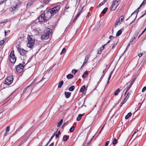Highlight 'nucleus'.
Segmentation results:
<instances>
[{
  "label": "nucleus",
  "mask_w": 146,
  "mask_h": 146,
  "mask_svg": "<svg viewBox=\"0 0 146 146\" xmlns=\"http://www.w3.org/2000/svg\"><path fill=\"white\" fill-rule=\"evenodd\" d=\"M27 40H28V42L27 44V46L29 48H31L34 46L35 44V40L30 35L28 36Z\"/></svg>",
  "instance_id": "3"
},
{
  "label": "nucleus",
  "mask_w": 146,
  "mask_h": 146,
  "mask_svg": "<svg viewBox=\"0 0 146 146\" xmlns=\"http://www.w3.org/2000/svg\"><path fill=\"white\" fill-rule=\"evenodd\" d=\"M146 14V12L144 13V14H143L142 16H141L140 18H141L143 17Z\"/></svg>",
  "instance_id": "57"
},
{
  "label": "nucleus",
  "mask_w": 146,
  "mask_h": 146,
  "mask_svg": "<svg viewBox=\"0 0 146 146\" xmlns=\"http://www.w3.org/2000/svg\"><path fill=\"white\" fill-rule=\"evenodd\" d=\"M142 54H143L142 53H140V54H139L138 56H139V57H141L142 55Z\"/></svg>",
  "instance_id": "56"
},
{
  "label": "nucleus",
  "mask_w": 146,
  "mask_h": 146,
  "mask_svg": "<svg viewBox=\"0 0 146 146\" xmlns=\"http://www.w3.org/2000/svg\"><path fill=\"white\" fill-rule=\"evenodd\" d=\"M74 126H72L70 129L69 131L70 132H72L74 131Z\"/></svg>",
  "instance_id": "33"
},
{
  "label": "nucleus",
  "mask_w": 146,
  "mask_h": 146,
  "mask_svg": "<svg viewBox=\"0 0 146 146\" xmlns=\"http://www.w3.org/2000/svg\"><path fill=\"white\" fill-rule=\"evenodd\" d=\"M63 123V119H61L60 121L58 123L57 126L58 127H60Z\"/></svg>",
  "instance_id": "20"
},
{
  "label": "nucleus",
  "mask_w": 146,
  "mask_h": 146,
  "mask_svg": "<svg viewBox=\"0 0 146 146\" xmlns=\"http://www.w3.org/2000/svg\"><path fill=\"white\" fill-rule=\"evenodd\" d=\"M45 15L46 14H42L38 17V20L39 22L44 21L50 18V15L48 16V15L47 14L46 16H45Z\"/></svg>",
  "instance_id": "4"
},
{
  "label": "nucleus",
  "mask_w": 146,
  "mask_h": 146,
  "mask_svg": "<svg viewBox=\"0 0 146 146\" xmlns=\"http://www.w3.org/2000/svg\"><path fill=\"white\" fill-rule=\"evenodd\" d=\"M113 71H111V73H110V75L109 76V78H108V82H107V83H109V80H110V78H111V75L112 74H113Z\"/></svg>",
  "instance_id": "29"
},
{
  "label": "nucleus",
  "mask_w": 146,
  "mask_h": 146,
  "mask_svg": "<svg viewBox=\"0 0 146 146\" xmlns=\"http://www.w3.org/2000/svg\"><path fill=\"white\" fill-rule=\"evenodd\" d=\"M119 5L118 3L113 1L111 6L110 10L111 11L115 10Z\"/></svg>",
  "instance_id": "9"
},
{
  "label": "nucleus",
  "mask_w": 146,
  "mask_h": 146,
  "mask_svg": "<svg viewBox=\"0 0 146 146\" xmlns=\"http://www.w3.org/2000/svg\"><path fill=\"white\" fill-rule=\"evenodd\" d=\"M60 8V6H57L53 8L49 9L47 11V15L48 16L50 15V17L53 16L59 11Z\"/></svg>",
  "instance_id": "2"
},
{
  "label": "nucleus",
  "mask_w": 146,
  "mask_h": 146,
  "mask_svg": "<svg viewBox=\"0 0 146 146\" xmlns=\"http://www.w3.org/2000/svg\"><path fill=\"white\" fill-rule=\"evenodd\" d=\"M127 99L125 98L123 101L121 103V104L123 105V104H124L125 103V102L127 101Z\"/></svg>",
  "instance_id": "41"
},
{
  "label": "nucleus",
  "mask_w": 146,
  "mask_h": 146,
  "mask_svg": "<svg viewBox=\"0 0 146 146\" xmlns=\"http://www.w3.org/2000/svg\"><path fill=\"white\" fill-rule=\"evenodd\" d=\"M106 44H104V45H103L102 47H103V49H104V48L105 47V45Z\"/></svg>",
  "instance_id": "62"
},
{
  "label": "nucleus",
  "mask_w": 146,
  "mask_h": 146,
  "mask_svg": "<svg viewBox=\"0 0 146 146\" xmlns=\"http://www.w3.org/2000/svg\"><path fill=\"white\" fill-rule=\"evenodd\" d=\"M132 85V84H131L130 83L129 84V85L127 86V90H129Z\"/></svg>",
  "instance_id": "35"
},
{
  "label": "nucleus",
  "mask_w": 146,
  "mask_h": 146,
  "mask_svg": "<svg viewBox=\"0 0 146 146\" xmlns=\"http://www.w3.org/2000/svg\"><path fill=\"white\" fill-rule=\"evenodd\" d=\"M138 131V130L137 129H136L135 132H134V134H133V135L132 136V137H131V139H132V138L133 137H134V135L135 134V133L137 132Z\"/></svg>",
  "instance_id": "46"
},
{
  "label": "nucleus",
  "mask_w": 146,
  "mask_h": 146,
  "mask_svg": "<svg viewBox=\"0 0 146 146\" xmlns=\"http://www.w3.org/2000/svg\"><path fill=\"white\" fill-rule=\"evenodd\" d=\"M120 92V89L119 88L117 89L115 91L114 93V95L115 96H117L118 95L119 93Z\"/></svg>",
  "instance_id": "25"
},
{
  "label": "nucleus",
  "mask_w": 146,
  "mask_h": 146,
  "mask_svg": "<svg viewBox=\"0 0 146 146\" xmlns=\"http://www.w3.org/2000/svg\"><path fill=\"white\" fill-rule=\"evenodd\" d=\"M64 82L63 80L60 81L59 83L58 86V87L59 88H60L62 86Z\"/></svg>",
  "instance_id": "18"
},
{
  "label": "nucleus",
  "mask_w": 146,
  "mask_h": 146,
  "mask_svg": "<svg viewBox=\"0 0 146 146\" xmlns=\"http://www.w3.org/2000/svg\"><path fill=\"white\" fill-rule=\"evenodd\" d=\"M7 21V19H5L3 21H2L0 23L1 24L4 23H6Z\"/></svg>",
  "instance_id": "45"
},
{
  "label": "nucleus",
  "mask_w": 146,
  "mask_h": 146,
  "mask_svg": "<svg viewBox=\"0 0 146 146\" xmlns=\"http://www.w3.org/2000/svg\"><path fill=\"white\" fill-rule=\"evenodd\" d=\"M120 20L119 24H120L123 21L124 19V17L123 16H121L120 17Z\"/></svg>",
  "instance_id": "31"
},
{
  "label": "nucleus",
  "mask_w": 146,
  "mask_h": 146,
  "mask_svg": "<svg viewBox=\"0 0 146 146\" xmlns=\"http://www.w3.org/2000/svg\"><path fill=\"white\" fill-rule=\"evenodd\" d=\"M121 0H114V1L116 2V3H118L119 5L120 3Z\"/></svg>",
  "instance_id": "42"
},
{
  "label": "nucleus",
  "mask_w": 146,
  "mask_h": 146,
  "mask_svg": "<svg viewBox=\"0 0 146 146\" xmlns=\"http://www.w3.org/2000/svg\"><path fill=\"white\" fill-rule=\"evenodd\" d=\"M146 3V0H144L143 2L141 3V5H140V7H138L137 9H136V10H135L133 13H132L131 14V15H132L133 14H135L136 15V17L135 18V19L133 21H132L130 23V24H132L133 22H134L135 21V20L137 17V14L139 11V9L140 7L142 5H143L145 4Z\"/></svg>",
  "instance_id": "5"
},
{
  "label": "nucleus",
  "mask_w": 146,
  "mask_h": 146,
  "mask_svg": "<svg viewBox=\"0 0 146 146\" xmlns=\"http://www.w3.org/2000/svg\"><path fill=\"white\" fill-rule=\"evenodd\" d=\"M127 99L125 98L123 101L121 103V104L123 105V104H124L125 103V102L127 101Z\"/></svg>",
  "instance_id": "40"
},
{
  "label": "nucleus",
  "mask_w": 146,
  "mask_h": 146,
  "mask_svg": "<svg viewBox=\"0 0 146 146\" xmlns=\"http://www.w3.org/2000/svg\"><path fill=\"white\" fill-rule=\"evenodd\" d=\"M54 145V143H51L50 145H49V146H53Z\"/></svg>",
  "instance_id": "58"
},
{
  "label": "nucleus",
  "mask_w": 146,
  "mask_h": 146,
  "mask_svg": "<svg viewBox=\"0 0 146 146\" xmlns=\"http://www.w3.org/2000/svg\"><path fill=\"white\" fill-rule=\"evenodd\" d=\"M83 9V8H82V9L81 10H79V12L78 13H80V14H81V11H82V10Z\"/></svg>",
  "instance_id": "63"
},
{
  "label": "nucleus",
  "mask_w": 146,
  "mask_h": 146,
  "mask_svg": "<svg viewBox=\"0 0 146 146\" xmlns=\"http://www.w3.org/2000/svg\"><path fill=\"white\" fill-rule=\"evenodd\" d=\"M4 43L3 40H2L0 41V46H2Z\"/></svg>",
  "instance_id": "37"
},
{
  "label": "nucleus",
  "mask_w": 146,
  "mask_h": 146,
  "mask_svg": "<svg viewBox=\"0 0 146 146\" xmlns=\"http://www.w3.org/2000/svg\"><path fill=\"white\" fill-rule=\"evenodd\" d=\"M108 10V8L107 7L105 8L102 11L101 13L103 14H104Z\"/></svg>",
  "instance_id": "26"
},
{
  "label": "nucleus",
  "mask_w": 146,
  "mask_h": 146,
  "mask_svg": "<svg viewBox=\"0 0 146 146\" xmlns=\"http://www.w3.org/2000/svg\"><path fill=\"white\" fill-rule=\"evenodd\" d=\"M7 0H4L1 2H0V5L3 3L4 2H5Z\"/></svg>",
  "instance_id": "49"
},
{
  "label": "nucleus",
  "mask_w": 146,
  "mask_h": 146,
  "mask_svg": "<svg viewBox=\"0 0 146 146\" xmlns=\"http://www.w3.org/2000/svg\"><path fill=\"white\" fill-rule=\"evenodd\" d=\"M75 87L74 86H72L69 88V90L70 91H72L74 89Z\"/></svg>",
  "instance_id": "21"
},
{
  "label": "nucleus",
  "mask_w": 146,
  "mask_h": 146,
  "mask_svg": "<svg viewBox=\"0 0 146 146\" xmlns=\"http://www.w3.org/2000/svg\"><path fill=\"white\" fill-rule=\"evenodd\" d=\"M102 51L100 50L99 49L98 50V54H100L101 53Z\"/></svg>",
  "instance_id": "53"
},
{
  "label": "nucleus",
  "mask_w": 146,
  "mask_h": 146,
  "mask_svg": "<svg viewBox=\"0 0 146 146\" xmlns=\"http://www.w3.org/2000/svg\"><path fill=\"white\" fill-rule=\"evenodd\" d=\"M8 132H7V131H6L5 134V136H6L7 135Z\"/></svg>",
  "instance_id": "59"
},
{
  "label": "nucleus",
  "mask_w": 146,
  "mask_h": 146,
  "mask_svg": "<svg viewBox=\"0 0 146 146\" xmlns=\"http://www.w3.org/2000/svg\"><path fill=\"white\" fill-rule=\"evenodd\" d=\"M84 90H86L85 86H83L81 87V88L80 89V91L81 92H82Z\"/></svg>",
  "instance_id": "23"
},
{
  "label": "nucleus",
  "mask_w": 146,
  "mask_h": 146,
  "mask_svg": "<svg viewBox=\"0 0 146 146\" xmlns=\"http://www.w3.org/2000/svg\"><path fill=\"white\" fill-rule=\"evenodd\" d=\"M9 127L7 126L6 128V131L9 132Z\"/></svg>",
  "instance_id": "50"
},
{
  "label": "nucleus",
  "mask_w": 146,
  "mask_h": 146,
  "mask_svg": "<svg viewBox=\"0 0 146 146\" xmlns=\"http://www.w3.org/2000/svg\"><path fill=\"white\" fill-rule=\"evenodd\" d=\"M127 99L125 98L123 101L121 103V104L123 105V104H124L125 103V102L127 101Z\"/></svg>",
  "instance_id": "39"
},
{
  "label": "nucleus",
  "mask_w": 146,
  "mask_h": 146,
  "mask_svg": "<svg viewBox=\"0 0 146 146\" xmlns=\"http://www.w3.org/2000/svg\"><path fill=\"white\" fill-rule=\"evenodd\" d=\"M73 77V75L72 74H68L66 76V77L68 79H70Z\"/></svg>",
  "instance_id": "27"
},
{
  "label": "nucleus",
  "mask_w": 146,
  "mask_h": 146,
  "mask_svg": "<svg viewBox=\"0 0 146 146\" xmlns=\"http://www.w3.org/2000/svg\"><path fill=\"white\" fill-rule=\"evenodd\" d=\"M109 143V141H107L105 144V146H108V145Z\"/></svg>",
  "instance_id": "51"
},
{
  "label": "nucleus",
  "mask_w": 146,
  "mask_h": 146,
  "mask_svg": "<svg viewBox=\"0 0 146 146\" xmlns=\"http://www.w3.org/2000/svg\"><path fill=\"white\" fill-rule=\"evenodd\" d=\"M131 92H128L126 95V96L125 98L128 99L129 97V96L131 94Z\"/></svg>",
  "instance_id": "28"
},
{
  "label": "nucleus",
  "mask_w": 146,
  "mask_h": 146,
  "mask_svg": "<svg viewBox=\"0 0 146 146\" xmlns=\"http://www.w3.org/2000/svg\"><path fill=\"white\" fill-rule=\"evenodd\" d=\"M13 76H11L7 78L5 81V83L6 84L8 85H10L13 82Z\"/></svg>",
  "instance_id": "7"
},
{
  "label": "nucleus",
  "mask_w": 146,
  "mask_h": 146,
  "mask_svg": "<svg viewBox=\"0 0 146 146\" xmlns=\"http://www.w3.org/2000/svg\"><path fill=\"white\" fill-rule=\"evenodd\" d=\"M137 135L135 134L134 136V137H133L132 138H133V139H134L137 137Z\"/></svg>",
  "instance_id": "52"
},
{
  "label": "nucleus",
  "mask_w": 146,
  "mask_h": 146,
  "mask_svg": "<svg viewBox=\"0 0 146 146\" xmlns=\"http://www.w3.org/2000/svg\"><path fill=\"white\" fill-rule=\"evenodd\" d=\"M80 13H78L76 16V18H77L80 15Z\"/></svg>",
  "instance_id": "54"
},
{
  "label": "nucleus",
  "mask_w": 146,
  "mask_h": 146,
  "mask_svg": "<svg viewBox=\"0 0 146 146\" xmlns=\"http://www.w3.org/2000/svg\"><path fill=\"white\" fill-rule=\"evenodd\" d=\"M119 21H120V19H119V20H117V21L116 22L115 24V27H116L118 24H119Z\"/></svg>",
  "instance_id": "38"
},
{
  "label": "nucleus",
  "mask_w": 146,
  "mask_h": 146,
  "mask_svg": "<svg viewBox=\"0 0 146 146\" xmlns=\"http://www.w3.org/2000/svg\"><path fill=\"white\" fill-rule=\"evenodd\" d=\"M88 75V73L87 72H85L82 75V77L84 78H86Z\"/></svg>",
  "instance_id": "24"
},
{
  "label": "nucleus",
  "mask_w": 146,
  "mask_h": 146,
  "mask_svg": "<svg viewBox=\"0 0 146 146\" xmlns=\"http://www.w3.org/2000/svg\"><path fill=\"white\" fill-rule=\"evenodd\" d=\"M20 5V4H17L16 5H15V8L17 7V6L19 5Z\"/></svg>",
  "instance_id": "61"
},
{
  "label": "nucleus",
  "mask_w": 146,
  "mask_h": 146,
  "mask_svg": "<svg viewBox=\"0 0 146 146\" xmlns=\"http://www.w3.org/2000/svg\"><path fill=\"white\" fill-rule=\"evenodd\" d=\"M33 88L31 87V86L29 85L26 88H25L23 90V92L24 93L25 92H30V93H31Z\"/></svg>",
  "instance_id": "10"
},
{
  "label": "nucleus",
  "mask_w": 146,
  "mask_h": 146,
  "mask_svg": "<svg viewBox=\"0 0 146 146\" xmlns=\"http://www.w3.org/2000/svg\"><path fill=\"white\" fill-rule=\"evenodd\" d=\"M10 60L12 63H14L16 60V58L15 57L14 51H12L9 55Z\"/></svg>",
  "instance_id": "6"
},
{
  "label": "nucleus",
  "mask_w": 146,
  "mask_h": 146,
  "mask_svg": "<svg viewBox=\"0 0 146 146\" xmlns=\"http://www.w3.org/2000/svg\"><path fill=\"white\" fill-rule=\"evenodd\" d=\"M105 2L103 1L102 2L100 3L99 4V5H98V7H100L102 5H103L105 3Z\"/></svg>",
  "instance_id": "44"
},
{
  "label": "nucleus",
  "mask_w": 146,
  "mask_h": 146,
  "mask_svg": "<svg viewBox=\"0 0 146 146\" xmlns=\"http://www.w3.org/2000/svg\"><path fill=\"white\" fill-rule=\"evenodd\" d=\"M69 137V136H64L63 138V141H67Z\"/></svg>",
  "instance_id": "16"
},
{
  "label": "nucleus",
  "mask_w": 146,
  "mask_h": 146,
  "mask_svg": "<svg viewBox=\"0 0 146 146\" xmlns=\"http://www.w3.org/2000/svg\"><path fill=\"white\" fill-rule=\"evenodd\" d=\"M71 93L70 92H66L65 93V95L66 98H68L70 96Z\"/></svg>",
  "instance_id": "14"
},
{
  "label": "nucleus",
  "mask_w": 146,
  "mask_h": 146,
  "mask_svg": "<svg viewBox=\"0 0 146 146\" xmlns=\"http://www.w3.org/2000/svg\"><path fill=\"white\" fill-rule=\"evenodd\" d=\"M24 66L22 64H19L17 66L16 69L18 72H21L23 69Z\"/></svg>",
  "instance_id": "8"
},
{
  "label": "nucleus",
  "mask_w": 146,
  "mask_h": 146,
  "mask_svg": "<svg viewBox=\"0 0 146 146\" xmlns=\"http://www.w3.org/2000/svg\"><path fill=\"white\" fill-rule=\"evenodd\" d=\"M77 71V70L74 69L72 71V74H75L76 72Z\"/></svg>",
  "instance_id": "43"
},
{
  "label": "nucleus",
  "mask_w": 146,
  "mask_h": 146,
  "mask_svg": "<svg viewBox=\"0 0 146 146\" xmlns=\"http://www.w3.org/2000/svg\"><path fill=\"white\" fill-rule=\"evenodd\" d=\"M140 104V106L139 107V108H137V110H136V111H137L140 108H141V107L142 104V103H139V104Z\"/></svg>",
  "instance_id": "48"
},
{
  "label": "nucleus",
  "mask_w": 146,
  "mask_h": 146,
  "mask_svg": "<svg viewBox=\"0 0 146 146\" xmlns=\"http://www.w3.org/2000/svg\"><path fill=\"white\" fill-rule=\"evenodd\" d=\"M132 114L131 112L129 113L125 116L126 119H128L131 115Z\"/></svg>",
  "instance_id": "17"
},
{
  "label": "nucleus",
  "mask_w": 146,
  "mask_h": 146,
  "mask_svg": "<svg viewBox=\"0 0 146 146\" xmlns=\"http://www.w3.org/2000/svg\"><path fill=\"white\" fill-rule=\"evenodd\" d=\"M18 50L19 51V53L21 55H24L26 53V51L24 50L23 49H19V47L18 48Z\"/></svg>",
  "instance_id": "11"
},
{
  "label": "nucleus",
  "mask_w": 146,
  "mask_h": 146,
  "mask_svg": "<svg viewBox=\"0 0 146 146\" xmlns=\"http://www.w3.org/2000/svg\"><path fill=\"white\" fill-rule=\"evenodd\" d=\"M83 115V114H79L77 118V120L78 121L80 120L82 116Z\"/></svg>",
  "instance_id": "22"
},
{
  "label": "nucleus",
  "mask_w": 146,
  "mask_h": 146,
  "mask_svg": "<svg viewBox=\"0 0 146 146\" xmlns=\"http://www.w3.org/2000/svg\"><path fill=\"white\" fill-rule=\"evenodd\" d=\"M46 31L41 36V38L42 40H47L51 38L52 34V30L48 28L46 29Z\"/></svg>",
  "instance_id": "1"
},
{
  "label": "nucleus",
  "mask_w": 146,
  "mask_h": 146,
  "mask_svg": "<svg viewBox=\"0 0 146 146\" xmlns=\"http://www.w3.org/2000/svg\"><path fill=\"white\" fill-rule=\"evenodd\" d=\"M116 44H114L113 45V46H112V49H113V48H114L115 46V45H116Z\"/></svg>",
  "instance_id": "55"
},
{
  "label": "nucleus",
  "mask_w": 146,
  "mask_h": 146,
  "mask_svg": "<svg viewBox=\"0 0 146 146\" xmlns=\"http://www.w3.org/2000/svg\"><path fill=\"white\" fill-rule=\"evenodd\" d=\"M136 78V77H135V76H133L132 79L130 81V84H133V83H134V82H135V80Z\"/></svg>",
  "instance_id": "15"
},
{
  "label": "nucleus",
  "mask_w": 146,
  "mask_h": 146,
  "mask_svg": "<svg viewBox=\"0 0 146 146\" xmlns=\"http://www.w3.org/2000/svg\"><path fill=\"white\" fill-rule=\"evenodd\" d=\"M55 135V132H54L53 134L52 135V137H53Z\"/></svg>",
  "instance_id": "64"
},
{
  "label": "nucleus",
  "mask_w": 146,
  "mask_h": 146,
  "mask_svg": "<svg viewBox=\"0 0 146 146\" xmlns=\"http://www.w3.org/2000/svg\"><path fill=\"white\" fill-rule=\"evenodd\" d=\"M66 50V49L65 48H63V49H62V51L60 52V54H62L65 52Z\"/></svg>",
  "instance_id": "36"
},
{
  "label": "nucleus",
  "mask_w": 146,
  "mask_h": 146,
  "mask_svg": "<svg viewBox=\"0 0 146 146\" xmlns=\"http://www.w3.org/2000/svg\"><path fill=\"white\" fill-rule=\"evenodd\" d=\"M122 33V30L120 29L116 33V36H119Z\"/></svg>",
  "instance_id": "19"
},
{
  "label": "nucleus",
  "mask_w": 146,
  "mask_h": 146,
  "mask_svg": "<svg viewBox=\"0 0 146 146\" xmlns=\"http://www.w3.org/2000/svg\"><path fill=\"white\" fill-rule=\"evenodd\" d=\"M117 143V140L116 138H114L113 141L112 143L113 145L116 144Z\"/></svg>",
  "instance_id": "30"
},
{
  "label": "nucleus",
  "mask_w": 146,
  "mask_h": 146,
  "mask_svg": "<svg viewBox=\"0 0 146 146\" xmlns=\"http://www.w3.org/2000/svg\"><path fill=\"white\" fill-rule=\"evenodd\" d=\"M33 4V2L32 1H30L27 4V7H29L31 6Z\"/></svg>",
  "instance_id": "32"
},
{
  "label": "nucleus",
  "mask_w": 146,
  "mask_h": 146,
  "mask_svg": "<svg viewBox=\"0 0 146 146\" xmlns=\"http://www.w3.org/2000/svg\"><path fill=\"white\" fill-rule=\"evenodd\" d=\"M136 39L135 37L133 38L132 37L131 40H130L128 45L127 46V48L130 45H131L132 42L135 40Z\"/></svg>",
  "instance_id": "13"
},
{
  "label": "nucleus",
  "mask_w": 146,
  "mask_h": 146,
  "mask_svg": "<svg viewBox=\"0 0 146 146\" xmlns=\"http://www.w3.org/2000/svg\"><path fill=\"white\" fill-rule=\"evenodd\" d=\"M60 131H58V132L56 134V137L57 138L59 137V135H60Z\"/></svg>",
  "instance_id": "34"
},
{
  "label": "nucleus",
  "mask_w": 146,
  "mask_h": 146,
  "mask_svg": "<svg viewBox=\"0 0 146 146\" xmlns=\"http://www.w3.org/2000/svg\"><path fill=\"white\" fill-rule=\"evenodd\" d=\"M99 50L102 51V50H103L104 49L103 48V47L102 46L100 48Z\"/></svg>",
  "instance_id": "60"
},
{
  "label": "nucleus",
  "mask_w": 146,
  "mask_h": 146,
  "mask_svg": "<svg viewBox=\"0 0 146 146\" xmlns=\"http://www.w3.org/2000/svg\"><path fill=\"white\" fill-rule=\"evenodd\" d=\"M146 90V87H144L142 90V92H144Z\"/></svg>",
  "instance_id": "47"
},
{
  "label": "nucleus",
  "mask_w": 146,
  "mask_h": 146,
  "mask_svg": "<svg viewBox=\"0 0 146 146\" xmlns=\"http://www.w3.org/2000/svg\"><path fill=\"white\" fill-rule=\"evenodd\" d=\"M90 55L89 54H88L86 55L85 57V60L84 61V62L83 63L82 66H83L87 62V61L90 57Z\"/></svg>",
  "instance_id": "12"
}]
</instances>
